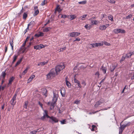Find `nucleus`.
I'll return each mask as SVG.
<instances>
[{"instance_id": "56", "label": "nucleus", "mask_w": 134, "mask_h": 134, "mask_svg": "<svg viewBox=\"0 0 134 134\" xmlns=\"http://www.w3.org/2000/svg\"><path fill=\"white\" fill-rule=\"evenodd\" d=\"M44 91L45 92V93L44 94V95L46 96V94L47 92V90L46 89H44Z\"/></svg>"}, {"instance_id": "34", "label": "nucleus", "mask_w": 134, "mask_h": 134, "mask_svg": "<svg viewBox=\"0 0 134 134\" xmlns=\"http://www.w3.org/2000/svg\"><path fill=\"white\" fill-rule=\"evenodd\" d=\"M86 1H84L79 2V3L80 4H86Z\"/></svg>"}, {"instance_id": "46", "label": "nucleus", "mask_w": 134, "mask_h": 134, "mask_svg": "<svg viewBox=\"0 0 134 134\" xmlns=\"http://www.w3.org/2000/svg\"><path fill=\"white\" fill-rule=\"evenodd\" d=\"M46 0H44L41 3V5H44L45 4H46L47 3V2H45V1Z\"/></svg>"}, {"instance_id": "18", "label": "nucleus", "mask_w": 134, "mask_h": 134, "mask_svg": "<svg viewBox=\"0 0 134 134\" xmlns=\"http://www.w3.org/2000/svg\"><path fill=\"white\" fill-rule=\"evenodd\" d=\"M66 79V84L67 85V86H68V87L69 88H70L71 87V84L68 81H67L66 80V78H65Z\"/></svg>"}, {"instance_id": "54", "label": "nucleus", "mask_w": 134, "mask_h": 134, "mask_svg": "<svg viewBox=\"0 0 134 134\" xmlns=\"http://www.w3.org/2000/svg\"><path fill=\"white\" fill-rule=\"evenodd\" d=\"M37 131L35 130H34L32 132H31L33 134H36V133Z\"/></svg>"}, {"instance_id": "51", "label": "nucleus", "mask_w": 134, "mask_h": 134, "mask_svg": "<svg viewBox=\"0 0 134 134\" xmlns=\"http://www.w3.org/2000/svg\"><path fill=\"white\" fill-rule=\"evenodd\" d=\"M65 120H63V121H60V122H61V123L62 124H65Z\"/></svg>"}, {"instance_id": "42", "label": "nucleus", "mask_w": 134, "mask_h": 134, "mask_svg": "<svg viewBox=\"0 0 134 134\" xmlns=\"http://www.w3.org/2000/svg\"><path fill=\"white\" fill-rule=\"evenodd\" d=\"M119 33H124L125 32L124 30L120 29Z\"/></svg>"}, {"instance_id": "32", "label": "nucleus", "mask_w": 134, "mask_h": 134, "mask_svg": "<svg viewBox=\"0 0 134 134\" xmlns=\"http://www.w3.org/2000/svg\"><path fill=\"white\" fill-rule=\"evenodd\" d=\"M108 1L111 3L114 4L115 2V1L114 0H108Z\"/></svg>"}, {"instance_id": "36", "label": "nucleus", "mask_w": 134, "mask_h": 134, "mask_svg": "<svg viewBox=\"0 0 134 134\" xmlns=\"http://www.w3.org/2000/svg\"><path fill=\"white\" fill-rule=\"evenodd\" d=\"M48 63V61L41 62V65L43 66L45 65L46 64Z\"/></svg>"}, {"instance_id": "30", "label": "nucleus", "mask_w": 134, "mask_h": 134, "mask_svg": "<svg viewBox=\"0 0 134 134\" xmlns=\"http://www.w3.org/2000/svg\"><path fill=\"white\" fill-rule=\"evenodd\" d=\"M28 69V68L27 67L26 69L23 71V72H22V75H24L26 73L27 70Z\"/></svg>"}, {"instance_id": "29", "label": "nucleus", "mask_w": 134, "mask_h": 134, "mask_svg": "<svg viewBox=\"0 0 134 134\" xmlns=\"http://www.w3.org/2000/svg\"><path fill=\"white\" fill-rule=\"evenodd\" d=\"M66 47H64L61 48L60 49L59 51V52L63 51L64 50L66 49Z\"/></svg>"}, {"instance_id": "9", "label": "nucleus", "mask_w": 134, "mask_h": 134, "mask_svg": "<svg viewBox=\"0 0 134 134\" xmlns=\"http://www.w3.org/2000/svg\"><path fill=\"white\" fill-rule=\"evenodd\" d=\"M106 26L103 25H101L99 27V29L101 30H105L106 29L107 27L108 26L109 24L106 25Z\"/></svg>"}, {"instance_id": "58", "label": "nucleus", "mask_w": 134, "mask_h": 134, "mask_svg": "<svg viewBox=\"0 0 134 134\" xmlns=\"http://www.w3.org/2000/svg\"><path fill=\"white\" fill-rule=\"evenodd\" d=\"M29 27L27 26V28L26 29L24 32V34H25L27 31L29 30Z\"/></svg>"}, {"instance_id": "6", "label": "nucleus", "mask_w": 134, "mask_h": 134, "mask_svg": "<svg viewBox=\"0 0 134 134\" xmlns=\"http://www.w3.org/2000/svg\"><path fill=\"white\" fill-rule=\"evenodd\" d=\"M17 94H15L12 98L10 101V103L11 105H15V100L16 98Z\"/></svg>"}, {"instance_id": "21", "label": "nucleus", "mask_w": 134, "mask_h": 134, "mask_svg": "<svg viewBox=\"0 0 134 134\" xmlns=\"http://www.w3.org/2000/svg\"><path fill=\"white\" fill-rule=\"evenodd\" d=\"M56 10L58 11L59 12H60L62 10L60 9L59 5H57Z\"/></svg>"}, {"instance_id": "28", "label": "nucleus", "mask_w": 134, "mask_h": 134, "mask_svg": "<svg viewBox=\"0 0 134 134\" xmlns=\"http://www.w3.org/2000/svg\"><path fill=\"white\" fill-rule=\"evenodd\" d=\"M22 58H21L19 60H18L16 63L15 66H16L19 64L21 61Z\"/></svg>"}, {"instance_id": "50", "label": "nucleus", "mask_w": 134, "mask_h": 134, "mask_svg": "<svg viewBox=\"0 0 134 134\" xmlns=\"http://www.w3.org/2000/svg\"><path fill=\"white\" fill-rule=\"evenodd\" d=\"M99 100L102 103H104L105 101L103 99H100Z\"/></svg>"}, {"instance_id": "62", "label": "nucleus", "mask_w": 134, "mask_h": 134, "mask_svg": "<svg viewBox=\"0 0 134 134\" xmlns=\"http://www.w3.org/2000/svg\"><path fill=\"white\" fill-rule=\"evenodd\" d=\"M123 131L122 130H121L120 129H119V134H121L122 133V132Z\"/></svg>"}, {"instance_id": "12", "label": "nucleus", "mask_w": 134, "mask_h": 134, "mask_svg": "<svg viewBox=\"0 0 134 134\" xmlns=\"http://www.w3.org/2000/svg\"><path fill=\"white\" fill-rule=\"evenodd\" d=\"M100 70H102L104 74L106 73L107 70L106 67L104 66L103 65L102 66V68H100Z\"/></svg>"}, {"instance_id": "27", "label": "nucleus", "mask_w": 134, "mask_h": 134, "mask_svg": "<svg viewBox=\"0 0 134 134\" xmlns=\"http://www.w3.org/2000/svg\"><path fill=\"white\" fill-rule=\"evenodd\" d=\"M70 19L71 20H72L75 19L76 17V16L75 15H70Z\"/></svg>"}, {"instance_id": "13", "label": "nucleus", "mask_w": 134, "mask_h": 134, "mask_svg": "<svg viewBox=\"0 0 134 134\" xmlns=\"http://www.w3.org/2000/svg\"><path fill=\"white\" fill-rule=\"evenodd\" d=\"M116 65H112L110 67V69L111 72H113L116 68Z\"/></svg>"}, {"instance_id": "11", "label": "nucleus", "mask_w": 134, "mask_h": 134, "mask_svg": "<svg viewBox=\"0 0 134 134\" xmlns=\"http://www.w3.org/2000/svg\"><path fill=\"white\" fill-rule=\"evenodd\" d=\"M35 10L34 15H36L39 13L38 7L37 6H35L34 8Z\"/></svg>"}, {"instance_id": "38", "label": "nucleus", "mask_w": 134, "mask_h": 134, "mask_svg": "<svg viewBox=\"0 0 134 134\" xmlns=\"http://www.w3.org/2000/svg\"><path fill=\"white\" fill-rule=\"evenodd\" d=\"M109 19L111 20V21L113 20V17L111 15H110L108 16Z\"/></svg>"}, {"instance_id": "41", "label": "nucleus", "mask_w": 134, "mask_h": 134, "mask_svg": "<svg viewBox=\"0 0 134 134\" xmlns=\"http://www.w3.org/2000/svg\"><path fill=\"white\" fill-rule=\"evenodd\" d=\"M81 84L82 85H83V87H84L86 85L85 82L84 80H83L82 81Z\"/></svg>"}, {"instance_id": "47", "label": "nucleus", "mask_w": 134, "mask_h": 134, "mask_svg": "<svg viewBox=\"0 0 134 134\" xmlns=\"http://www.w3.org/2000/svg\"><path fill=\"white\" fill-rule=\"evenodd\" d=\"M24 12V11L23 9V8L21 10L20 13H18L19 15H21L22 13H23V12Z\"/></svg>"}, {"instance_id": "43", "label": "nucleus", "mask_w": 134, "mask_h": 134, "mask_svg": "<svg viewBox=\"0 0 134 134\" xmlns=\"http://www.w3.org/2000/svg\"><path fill=\"white\" fill-rule=\"evenodd\" d=\"M77 86L79 87L80 88H81L82 86L81 85L80 82L79 81V82H78V83H77Z\"/></svg>"}, {"instance_id": "31", "label": "nucleus", "mask_w": 134, "mask_h": 134, "mask_svg": "<svg viewBox=\"0 0 134 134\" xmlns=\"http://www.w3.org/2000/svg\"><path fill=\"white\" fill-rule=\"evenodd\" d=\"M27 16V14L26 13H24L23 15V18L24 19H25Z\"/></svg>"}, {"instance_id": "10", "label": "nucleus", "mask_w": 134, "mask_h": 134, "mask_svg": "<svg viewBox=\"0 0 134 134\" xmlns=\"http://www.w3.org/2000/svg\"><path fill=\"white\" fill-rule=\"evenodd\" d=\"M44 46L43 45L40 44L39 45L35 46H34V48L36 49H41L44 48Z\"/></svg>"}, {"instance_id": "59", "label": "nucleus", "mask_w": 134, "mask_h": 134, "mask_svg": "<svg viewBox=\"0 0 134 134\" xmlns=\"http://www.w3.org/2000/svg\"><path fill=\"white\" fill-rule=\"evenodd\" d=\"M66 17V15H62L61 16V17L63 18H65Z\"/></svg>"}, {"instance_id": "16", "label": "nucleus", "mask_w": 134, "mask_h": 134, "mask_svg": "<svg viewBox=\"0 0 134 134\" xmlns=\"http://www.w3.org/2000/svg\"><path fill=\"white\" fill-rule=\"evenodd\" d=\"M123 121H122L120 123V126L119 129L121 130H122L123 131L125 128L126 127V126L125 125H121V123Z\"/></svg>"}, {"instance_id": "55", "label": "nucleus", "mask_w": 134, "mask_h": 134, "mask_svg": "<svg viewBox=\"0 0 134 134\" xmlns=\"http://www.w3.org/2000/svg\"><path fill=\"white\" fill-rule=\"evenodd\" d=\"M80 40V38H76V39L75 40H74V41H79Z\"/></svg>"}, {"instance_id": "48", "label": "nucleus", "mask_w": 134, "mask_h": 134, "mask_svg": "<svg viewBox=\"0 0 134 134\" xmlns=\"http://www.w3.org/2000/svg\"><path fill=\"white\" fill-rule=\"evenodd\" d=\"M26 42H25L24 43H23V44L22 45V46L21 48L22 49H24V46H25V45L26 44Z\"/></svg>"}, {"instance_id": "5", "label": "nucleus", "mask_w": 134, "mask_h": 134, "mask_svg": "<svg viewBox=\"0 0 134 134\" xmlns=\"http://www.w3.org/2000/svg\"><path fill=\"white\" fill-rule=\"evenodd\" d=\"M80 34V32H71L70 34V36L71 37H75L78 36Z\"/></svg>"}, {"instance_id": "15", "label": "nucleus", "mask_w": 134, "mask_h": 134, "mask_svg": "<svg viewBox=\"0 0 134 134\" xmlns=\"http://www.w3.org/2000/svg\"><path fill=\"white\" fill-rule=\"evenodd\" d=\"M14 78L12 76L11 78H10L9 79V83L8 84V86H9V85L11 84L12 82L14 80Z\"/></svg>"}, {"instance_id": "37", "label": "nucleus", "mask_w": 134, "mask_h": 134, "mask_svg": "<svg viewBox=\"0 0 134 134\" xmlns=\"http://www.w3.org/2000/svg\"><path fill=\"white\" fill-rule=\"evenodd\" d=\"M28 104V102L27 101H26L25 103V104L24 105V108H27V105Z\"/></svg>"}, {"instance_id": "8", "label": "nucleus", "mask_w": 134, "mask_h": 134, "mask_svg": "<svg viewBox=\"0 0 134 134\" xmlns=\"http://www.w3.org/2000/svg\"><path fill=\"white\" fill-rule=\"evenodd\" d=\"M90 45H91L93 47H95L100 46L102 45L101 43H94L91 44Z\"/></svg>"}, {"instance_id": "17", "label": "nucleus", "mask_w": 134, "mask_h": 134, "mask_svg": "<svg viewBox=\"0 0 134 134\" xmlns=\"http://www.w3.org/2000/svg\"><path fill=\"white\" fill-rule=\"evenodd\" d=\"M35 24V22L33 21H32L28 24V26L29 27V26H31V27H32Z\"/></svg>"}, {"instance_id": "39", "label": "nucleus", "mask_w": 134, "mask_h": 134, "mask_svg": "<svg viewBox=\"0 0 134 134\" xmlns=\"http://www.w3.org/2000/svg\"><path fill=\"white\" fill-rule=\"evenodd\" d=\"M126 58V56L124 57V56H122L121 59L120 60V62H122L125 59V58Z\"/></svg>"}, {"instance_id": "3", "label": "nucleus", "mask_w": 134, "mask_h": 134, "mask_svg": "<svg viewBox=\"0 0 134 134\" xmlns=\"http://www.w3.org/2000/svg\"><path fill=\"white\" fill-rule=\"evenodd\" d=\"M53 93L54 95L53 98L52 99L53 101L52 103V105L53 104V105L54 104L56 103L57 101L58 97V94H56L55 93L54 91H53Z\"/></svg>"}, {"instance_id": "14", "label": "nucleus", "mask_w": 134, "mask_h": 134, "mask_svg": "<svg viewBox=\"0 0 134 134\" xmlns=\"http://www.w3.org/2000/svg\"><path fill=\"white\" fill-rule=\"evenodd\" d=\"M60 93L62 97H64L65 96V89H62Z\"/></svg>"}, {"instance_id": "4", "label": "nucleus", "mask_w": 134, "mask_h": 134, "mask_svg": "<svg viewBox=\"0 0 134 134\" xmlns=\"http://www.w3.org/2000/svg\"><path fill=\"white\" fill-rule=\"evenodd\" d=\"M48 112L47 110H44V113H43V116L41 117V119L43 120L46 117H47V118H50V117L48 116Z\"/></svg>"}, {"instance_id": "40", "label": "nucleus", "mask_w": 134, "mask_h": 134, "mask_svg": "<svg viewBox=\"0 0 134 134\" xmlns=\"http://www.w3.org/2000/svg\"><path fill=\"white\" fill-rule=\"evenodd\" d=\"M75 75L74 76V81L75 83H78V82H79V80H77L76 78H75Z\"/></svg>"}, {"instance_id": "64", "label": "nucleus", "mask_w": 134, "mask_h": 134, "mask_svg": "<svg viewBox=\"0 0 134 134\" xmlns=\"http://www.w3.org/2000/svg\"><path fill=\"white\" fill-rule=\"evenodd\" d=\"M105 15H106L105 14H102V17H101V19H102L104 17V16Z\"/></svg>"}, {"instance_id": "33", "label": "nucleus", "mask_w": 134, "mask_h": 134, "mask_svg": "<svg viewBox=\"0 0 134 134\" xmlns=\"http://www.w3.org/2000/svg\"><path fill=\"white\" fill-rule=\"evenodd\" d=\"M6 75V73L5 72V71L3 72L2 73L1 76L3 78V79H4L5 75Z\"/></svg>"}, {"instance_id": "35", "label": "nucleus", "mask_w": 134, "mask_h": 134, "mask_svg": "<svg viewBox=\"0 0 134 134\" xmlns=\"http://www.w3.org/2000/svg\"><path fill=\"white\" fill-rule=\"evenodd\" d=\"M80 101L78 100H76L74 102V103L76 104H78L80 103Z\"/></svg>"}, {"instance_id": "24", "label": "nucleus", "mask_w": 134, "mask_h": 134, "mask_svg": "<svg viewBox=\"0 0 134 134\" xmlns=\"http://www.w3.org/2000/svg\"><path fill=\"white\" fill-rule=\"evenodd\" d=\"M51 28L49 27H46L43 29V31L44 32H47L49 31Z\"/></svg>"}, {"instance_id": "45", "label": "nucleus", "mask_w": 134, "mask_h": 134, "mask_svg": "<svg viewBox=\"0 0 134 134\" xmlns=\"http://www.w3.org/2000/svg\"><path fill=\"white\" fill-rule=\"evenodd\" d=\"M132 15L131 14H129V15H128L126 17V19H130L132 17Z\"/></svg>"}, {"instance_id": "57", "label": "nucleus", "mask_w": 134, "mask_h": 134, "mask_svg": "<svg viewBox=\"0 0 134 134\" xmlns=\"http://www.w3.org/2000/svg\"><path fill=\"white\" fill-rule=\"evenodd\" d=\"M85 27L86 29H88L89 28V26L88 24H86L85 26Z\"/></svg>"}, {"instance_id": "60", "label": "nucleus", "mask_w": 134, "mask_h": 134, "mask_svg": "<svg viewBox=\"0 0 134 134\" xmlns=\"http://www.w3.org/2000/svg\"><path fill=\"white\" fill-rule=\"evenodd\" d=\"M35 77V76L34 75H33L31 76L30 77L32 79H34Z\"/></svg>"}, {"instance_id": "53", "label": "nucleus", "mask_w": 134, "mask_h": 134, "mask_svg": "<svg viewBox=\"0 0 134 134\" xmlns=\"http://www.w3.org/2000/svg\"><path fill=\"white\" fill-rule=\"evenodd\" d=\"M17 55H14V59L13 60H16V59H17Z\"/></svg>"}, {"instance_id": "7", "label": "nucleus", "mask_w": 134, "mask_h": 134, "mask_svg": "<svg viewBox=\"0 0 134 134\" xmlns=\"http://www.w3.org/2000/svg\"><path fill=\"white\" fill-rule=\"evenodd\" d=\"M49 118L51 119V120H49V121L52 124H53V121L55 123L58 122V120L57 119L54 117L53 116L50 117Z\"/></svg>"}, {"instance_id": "23", "label": "nucleus", "mask_w": 134, "mask_h": 134, "mask_svg": "<svg viewBox=\"0 0 134 134\" xmlns=\"http://www.w3.org/2000/svg\"><path fill=\"white\" fill-rule=\"evenodd\" d=\"M13 40H12L11 41H10V45L12 47V50H13Z\"/></svg>"}, {"instance_id": "20", "label": "nucleus", "mask_w": 134, "mask_h": 134, "mask_svg": "<svg viewBox=\"0 0 134 134\" xmlns=\"http://www.w3.org/2000/svg\"><path fill=\"white\" fill-rule=\"evenodd\" d=\"M102 103L100 101V100L98 101V102H97L94 105V107H97L99 105L102 104Z\"/></svg>"}, {"instance_id": "49", "label": "nucleus", "mask_w": 134, "mask_h": 134, "mask_svg": "<svg viewBox=\"0 0 134 134\" xmlns=\"http://www.w3.org/2000/svg\"><path fill=\"white\" fill-rule=\"evenodd\" d=\"M95 75L96 76H97L98 77H99V72L98 71L95 74Z\"/></svg>"}, {"instance_id": "44", "label": "nucleus", "mask_w": 134, "mask_h": 134, "mask_svg": "<svg viewBox=\"0 0 134 134\" xmlns=\"http://www.w3.org/2000/svg\"><path fill=\"white\" fill-rule=\"evenodd\" d=\"M39 36H43L44 34L41 32H38Z\"/></svg>"}, {"instance_id": "22", "label": "nucleus", "mask_w": 134, "mask_h": 134, "mask_svg": "<svg viewBox=\"0 0 134 134\" xmlns=\"http://www.w3.org/2000/svg\"><path fill=\"white\" fill-rule=\"evenodd\" d=\"M132 55V54H131L130 52H129L126 54V58H129L131 57V56Z\"/></svg>"}, {"instance_id": "2", "label": "nucleus", "mask_w": 134, "mask_h": 134, "mask_svg": "<svg viewBox=\"0 0 134 134\" xmlns=\"http://www.w3.org/2000/svg\"><path fill=\"white\" fill-rule=\"evenodd\" d=\"M65 67L64 64L63 63L61 65L57 66L54 69L55 70V72L57 74V75L61 70L64 69Z\"/></svg>"}, {"instance_id": "19", "label": "nucleus", "mask_w": 134, "mask_h": 134, "mask_svg": "<svg viewBox=\"0 0 134 134\" xmlns=\"http://www.w3.org/2000/svg\"><path fill=\"white\" fill-rule=\"evenodd\" d=\"M98 21L97 20H91V23L92 25H96L98 23Z\"/></svg>"}, {"instance_id": "25", "label": "nucleus", "mask_w": 134, "mask_h": 134, "mask_svg": "<svg viewBox=\"0 0 134 134\" xmlns=\"http://www.w3.org/2000/svg\"><path fill=\"white\" fill-rule=\"evenodd\" d=\"M87 16V15L86 14H85L83 15L82 16L80 17V19L82 20H84L85 19V18Z\"/></svg>"}, {"instance_id": "61", "label": "nucleus", "mask_w": 134, "mask_h": 134, "mask_svg": "<svg viewBox=\"0 0 134 134\" xmlns=\"http://www.w3.org/2000/svg\"><path fill=\"white\" fill-rule=\"evenodd\" d=\"M32 79L30 77V78H29V79L28 80V82H31L32 80Z\"/></svg>"}, {"instance_id": "52", "label": "nucleus", "mask_w": 134, "mask_h": 134, "mask_svg": "<svg viewBox=\"0 0 134 134\" xmlns=\"http://www.w3.org/2000/svg\"><path fill=\"white\" fill-rule=\"evenodd\" d=\"M131 124V123L130 122H129L126 125H125L126 126V127L127 126H129Z\"/></svg>"}, {"instance_id": "26", "label": "nucleus", "mask_w": 134, "mask_h": 134, "mask_svg": "<svg viewBox=\"0 0 134 134\" xmlns=\"http://www.w3.org/2000/svg\"><path fill=\"white\" fill-rule=\"evenodd\" d=\"M120 29H116L114 30V32L116 34L119 33Z\"/></svg>"}, {"instance_id": "63", "label": "nucleus", "mask_w": 134, "mask_h": 134, "mask_svg": "<svg viewBox=\"0 0 134 134\" xmlns=\"http://www.w3.org/2000/svg\"><path fill=\"white\" fill-rule=\"evenodd\" d=\"M38 104L40 106L41 108H42V104L40 102H38Z\"/></svg>"}, {"instance_id": "1", "label": "nucleus", "mask_w": 134, "mask_h": 134, "mask_svg": "<svg viewBox=\"0 0 134 134\" xmlns=\"http://www.w3.org/2000/svg\"><path fill=\"white\" fill-rule=\"evenodd\" d=\"M57 75L55 72L54 69H52L50 71V72L47 75V78L48 79H51Z\"/></svg>"}]
</instances>
